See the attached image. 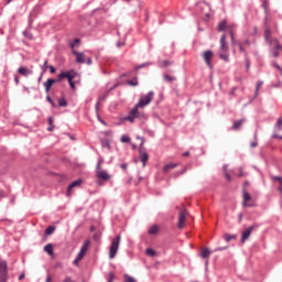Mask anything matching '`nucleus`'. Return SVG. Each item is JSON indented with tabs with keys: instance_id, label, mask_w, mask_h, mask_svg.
Here are the masks:
<instances>
[{
	"instance_id": "1",
	"label": "nucleus",
	"mask_w": 282,
	"mask_h": 282,
	"mask_svg": "<svg viewBox=\"0 0 282 282\" xmlns=\"http://www.w3.org/2000/svg\"><path fill=\"white\" fill-rule=\"evenodd\" d=\"M96 177L98 178L96 181L97 186H104L105 183L102 182H109L111 180V175H109V172L102 169L96 170Z\"/></svg>"
},
{
	"instance_id": "2",
	"label": "nucleus",
	"mask_w": 282,
	"mask_h": 282,
	"mask_svg": "<svg viewBox=\"0 0 282 282\" xmlns=\"http://www.w3.org/2000/svg\"><path fill=\"white\" fill-rule=\"evenodd\" d=\"M153 96H155V93H153V90L149 91L147 95H142L137 104V107H139V109H143V107L151 105Z\"/></svg>"
},
{
	"instance_id": "3",
	"label": "nucleus",
	"mask_w": 282,
	"mask_h": 282,
	"mask_svg": "<svg viewBox=\"0 0 282 282\" xmlns=\"http://www.w3.org/2000/svg\"><path fill=\"white\" fill-rule=\"evenodd\" d=\"M267 43H269L270 53L273 56V58H279V50H282L281 44H279V40L271 39Z\"/></svg>"
},
{
	"instance_id": "4",
	"label": "nucleus",
	"mask_w": 282,
	"mask_h": 282,
	"mask_svg": "<svg viewBox=\"0 0 282 282\" xmlns=\"http://www.w3.org/2000/svg\"><path fill=\"white\" fill-rule=\"evenodd\" d=\"M118 248H120V235H118L111 241L109 249V259H116V254H118Z\"/></svg>"
},
{
	"instance_id": "5",
	"label": "nucleus",
	"mask_w": 282,
	"mask_h": 282,
	"mask_svg": "<svg viewBox=\"0 0 282 282\" xmlns=\"http://www.w3.org/2000/svg\"><path fill=\"white\" fill-rule=\"evenodd\" d=\"M257 228H259V225L253 224L250 227H248L247 229H245L242 231L241 243H246V241H248V239H250V235H252V231L257 230Z\"/></svg>"
},
{
	"instance_id": "6",
	"label": "nucleus",
	"mask_w": 282,
	"mask_h": 282,
	"mask_svg": "<svg viewBox=\"0 0 282 282\" xmlns=\"http://www.w3.org/2000/svg\"><path fill=\"white\" fill-rule=\"evenodd\" d=\"M74 74H76L75 70H69L67 73L62 72L58 76H57V83H61V80H63V78H67V80H74L75 76Z\"/></svg>"
},
{
	"instance_id": "7",
	"label": "nucleus",
	"mask_w": 282,
	"mask_h": 282,
	"mask_svg": "<svg viewBox=\"0 0 282 282\" xmlns=\"http://www.w3.org/2000/svg\"><path fill=\"white\" fill-rule=\"evenodd\" d=\"M188 214V212L186 209L180 212L178 214V223H177V228L180 230H182V228H184V224L186 221V215Z\"/></svg>"
},
{
	"instance_id": "8",
	"label": "nucleus",
	"mask_w": 282,
	"mask_h": 282,
	"mask_svg": "<svg viewBox=\"0 0 282 282\" xmlns=\"http://www.w3.org/2000/svg\"><path fill=\"white\" fill-rule=\"evenodd\" d=\"M138 109H140V107H138V105L135 104L134 108L126 117V120H128V122H133V120L138 118L139 116Z\"/></svg>"
},
{
	"instance_id": "9",
	"label": "nucleus",
	"mask_w": 282,
	"mask_h": 282,
	"mask_svg": "<svg viewBox=\"0 0 282 282\" xmlns=\"http://www.w3.org/2000/svg\"><path fill=\"white\" fill-rule=\"evenodd\" d=\"M203 58H204V61H205L207 67H213V64H212V61H213V51H206V52L203 54Z\"/></svg>"
},
{
	"instance_id": "10",
	"label": "nucleus",
	"mask_w": 282,
	"mask_h": 282,
	"mask_svg": "<svg viewBox=\"0 0 282 282\" xmlns=\"http://www.w3.org/2000/svg\"><path fill=\"white\" fill-rule=\"evenodd\" d=\"M142 144H144V142H142L140 144V150H139V153H140V160L143 164V167L147 166V162L149 161V154L147 152H144V150H142Z\"/></svg>"
},
{
	"instance_id": "11",
	"label": "nucleus",
	"mask_w": 282,
	"mask_h": 282,
	"mask_svg": "<svg viewBox=\"0 0 282 282\" xmlns=\"http://www.w3.org/2000/svg\"><path fill=\"white\" fill-rule=\"evenodd\" d=\"M72 54L76 56V63L80 65L85 64V53H80L78 51L73 50Z\"/></svg>"
},
{
	"instance_id": "12",
	"label": "nucleus",
	"mask_w": 282,
	"mask_h": 282,
	"mask_svg": "<svg viewBox=\"0 0 282 282\" xmlns=\"http://www.w3.org/2000/svg\"><path fill=\"white\" fill-rule=\"evenodd\" d=\"M8 276V262L0 260V279Z\"/></svg>"
},
{
	"instance_id": "13",
	"label": "nucleus",
	"mask_w": 282,
	"mask_h": 282,
	"mask_svg": "<svg viewBox=\"0 0 282 282\" xmlns=\"http://www.w3.org/2000/svg\"><path fill=\"white\" fill-rule=\"evenodd\" d=\"M218 53H228V44H226V34L220 36V48Z\"/></svg>"
},
{
	"instance_id": "14",
	"label": "nucleus",
	"mask_w": 282,
	"mask_h": 282,
	"mask_svg": "<svg viewBox=\"0 0 282 282\" xmlns=\"http://www.w3.org/2000/svg\"><path fill=\"white\" fill-rule=\"evenodd\" d=\"M227 30L230 34L231 45H235V30H237V24L235 23L228 24Z\"/></svg>"
},
{
	"instance_id": "15",
	"label": "nucleus",
	"mask_w": 282,
	"mask_h": 282,
	"mask_svg": "<svg viewBox=\"0 0 282 282\" xmlns=\"http://www.w3.org/2000/svg\"><path fill=\"white\" fill-rule=\"evenodd\" d=\"M252 199V196L248 192H243V200H242V206L252 208V204H248Z\"/></svg>"
},
{
	"instance_id": "16",
	"label": "nucleus",
	"mask_w": 282,
	"mask_h": 282,
	"mask_svg": "<svg viewBox=\"0 0 282 282\" xmlns=\"http://www.w3.org/2000/svg\"><path fill=\"white\" fill-rule=\"evenodd\" d=\"M18 74H20V76L28 77V76L32 75V70L25 66H22L18 69Z\"/></svg>"
},
{
	"instance_id": "17",
	"label": "nucleus",
	"mask_w": 282,
	"mask_h": 282,
	"mask_svg": "<svg viewBox=\"0 0 282 282\" xmlns=\"http://www.w3.org/2000/svg\"><path fill=\"white\" fill-rule=\"evenodd\" d=\"M54 83H57V80H56V79H52V78H48V79L46 80V83H44V87H45L46 94H50V89H52V85H53Z\"/></svg>"
},
{
	"instance_id": "18",
	"label": "nucleus",
	"mask_w": 282,
	"mask_h": 282,
	"mask_svg": "<svg viewBox=\"0 0 282 282\" xmlns=\"http://www.w3.org/2000/svg\"><path fill=\"white\" fill-rule=\"evenodd\" d=\"M80 184H83V180H80V178L70 183L67 187L68 195H69V193H72V188H76V186H80Z\"/></svg>"
},
{
	"instance_id": "19",
	"label": "nucleus",
	"mask_w": 282,
	"mask_h": 282,
	"mask_svg": "<svg viewBox=\"0 0 282 282\" xmlns=\"http://www.w3.org/2000/svg\"><path fill=\"white\" fill-rule=\"evenodd\" d=\"M210 254H213V251H210V249L208 248L202 249V252H200L202 259H208Z\"/></svg>"
},
{
	"instance_id": "20",
	"label": "nucleus",
	"mask_w": 282,
	"mask_h": 282,
	"mask_svg": "<svg viewBox=\"0 0 282 282\" xmlns=\"http://www.w3.org/2000/svg\"><path fill=\"white\" fill-rule=\"evenodd\" d=\"M264 40L267 43L272 40V31L270 28L264 29Z\"/></svg>"
},
{
	"instance_id": "21",
	"label": "nucleus",
	"mask_w": 282,
	"mask_h": 282,
	"mask_svg": "<svg viewBox=\"0 0 282 282\" xmlns=\"http://www.w3.org/2000/svg\"><path fill=\"white\" fill-rule=\"evenodd\" d=\"M163 80H164V83H173V82L177 80V77L171 76L167 74H163Z\"/></svg>"
},
{
	"instance_id": "22",
	"label": "nucleus",
	"mask_w": 282,
	"mask_h": 282,
	"mask_svg": "<svg viewBox=\"0 0 282 282\" xmlns=\"http://www.w3.org/2000/svg\"><path fill=\"white\" fill-rule=\"evenodd\" d=\"M243 122H246V120H243V119L235 121L234 124H232L234 131H237V130L241 129V124H243Z\"/></svg>"
},
{
	"instance_id": "23",
	"label": "nucleus",
	"mask_w": 282,
	"mask_h": 282,
	"mask_svg": "<svg viewBox=\"0 0 282 282\" xmlns=\"http://www.w3.org/2000/svg\"><path fill=\"white\" fill-rule=\"evenodd\" d=\"M90 243H91V242H90L89 240H86V241L84 242V245L82 246L79 252H82V254H85V253L87 252V250L89 249V245H90Z\"/></svg>"
},
{
	"instance_id": "24",
	"label": "nucleus",
	"mask_w": 282,
	"mask_h": 282,
	"mask_svg": "<svg viewBox=\"0 0 282 282\" xmlns=\"http://www.w3.org/2000/svg\"><path fill=\"white\" fill-rule=\"evenodd\" d=\"M90 243H91V242H90L89 240H86V241L84 242V245L82 246L79 252H82V254H85V253L87 252V250L89 249V245H90Z\"/></svg>"
},
{
	"instance_id": "25",
	"label": "nucleus",
	"mask_w": 282,
	"mask_h": 282,
	"mask_svg": "<svg viewBox=\"0 0 282 282\" xmlns=\"http://www.w3.org/2000/svg\"><path fill=\"white\" fill-rule=\"evenodd\" d=\"M227 28H228V24L226 23V20H223L218 24V32H226Z\"/></svg>"
},
{
	"instance_id": "26",
	"label": "nucleus",
	"mask_w": 282,
	"mask_h": 282,
	"mask_svg": "<svg viewBox=\"0 0 282 282\" xmlns=\"http://www.w3.org/2000/svg\"><path fill=\"white\" fill-rule=\"evenodd\" d=\"M83 257H85V253H82L80 251L77 253L75 260H74V265H78V263H80V261H83Z\"/></svg>"
},
{
	"instance_id": "27",
	"label": "nucleus",
	"mask_w": 282,
	"mask_h": 282,
	"mask_svg": "<svg viewBox=\"0 0 282 282\" xmlns=\"http://www.w3.org/2000/svg\"><path fill=\"white\" fill-rule=\"evenodd\" d=\"M218 56L221 58V61H225V63H230V56L228 53H218Z\"/></svg>"
},
{
	"instance_id": "28",
	"label": "nucleus",
	"mask_w": 282,
	"mask_h": 282,
	"mask_svg": "<svg viewBox=\"0 0 282 282\" xmlns=\"http://www.w3.org/2000/svg\"><path fill=\"white\" fill-rule=\"evenodd\" d=\"M160 231V227H158V225H153L152 227H150L149 229V235H158V232Z\"/></svg>"
},
{
	"instance_id": "29",
	"label": "nucleus",
	"mask_w": 282,
	"mask_h": 282,
	"mask_svg": "<svg viewBox=\"0 0 282 282\" xmlns=\"http://www.w3.org/2000/svg\"><path fill=\"white\" fill-rule=\"evenodd\" d=\"M44 252H47V254H54V247H52V243L44 246Z\"/></svg>"
},
{
	"instance_id": "30",
	"label": "nucleus",
	"mask_w": 282,
	"mask_h": 282,
	"mask_svg": "<svg viewBox=\"0 0 282 282\" xmlns=\"http://www.w3.org/2000/svg\"><path fill=\"white\" fill-rule=\"evenodd\" d=\"M261 85H263V80H258L256 84L254 98H257V96H259V89H261Z\"/></svg>"
},
{
	"instance_id": "31",
	"label": "nucleus",
	"mask_w": 282,
	"mask_h": 282,
	"mask_svg": "<svg viewBox=\"0 0 282 282\" xmlns=\"http://www.w3.org/2000/svg\"><path fill=\"white\" fill-rule=\"evenodd\" d=\"M127 84L130 85V87H138L139 85L138 77H134L131 80H128Z\"/></svg>"
},
{
	"instance_id": "32",
	"label": "nucleus",
	"mask_w": 282,
	"mask_h": 282,
	"mask_svg": "<svg viewBox=\"0 0 282 282\" xmlns=\"http://www.w3.org/2000/svg\"><path fill=\"white\" fill-rule=\"evenodd\" d=\"M274 129L275 131H282V118L278 119Z\"/></svg>"
},
{
	"instance_id": "33",
	"label": "nucleus",
	"mask_w": 282,
	"mask_h": 282,
	"mask_svg": "<svg viewBox=\"0 0 282 282\" xmlns=\"http://www.w3.org/2000/svg\"><path fill=\"white\" fill-rule=\"evenodd\" d=\"M123 279H124V282H137L135 278H133L127 273L123 274Z\"/></svg>"
},
{
	"instance_id": "34",
	"label": "nucleus",
	"mask_w": 282,
	"mask_h": 282,
	"mask_svg": "<svg viewBox=\"0 0 282 282\" xmlns=\"http://www.w3.org/2000/svg\"><path fill=\"white\" fill-rule=\"evenodd\" d=\"M101 147H104V149H111V143L109 142V140L105 139L101 140Z\"/></svg>"
},
{
	"instance_id": "35",
	"label": "nucleus",
	"mask_w": 282,
	"mask_h": 282,
	"mask_svg": "<svg viewBox=\"0 0 282 282\" xmlns=\"http://www.w3.org/2000/svg\"><path fill=\"white\" fill-rule=\"evenodd\" d=\"M120 142L128 144V142H131V138L127 134H123V135H121Z\"/></svg>"
},
{
	"instance_id": "36",
	"label": "nucleus",
	"mask_w": 282,
	"mask_h": 282,
	"mask_svg": "<svg viewBox=\"0 0 282 282\" xmlns=\"http://www.w3.org/2000/svg\"><path fill=\"white\" fill-rule=\"evenodd\" d=\"M54 230H56L54 226H48L45 230V235H54Z\"/></svg>"
},
{
	"instance_id": "37",
	"label": "nucleus",
	"mask_w": 282,
	"mask_h": 282,
	"mask_svg": "<svg viewBox=\"0 0 282 282\" xmlns=\"http://www.w3.org/2000/svg\"><path fill=\"white\" fill-rule=\"evenodd\" d=\"M225 241H232V239H237V236L235 235H228V234H225Z\"/></svg>"
},
{
	"instance_id": "38",
	"label": "nucleus",
	"mask_w": 282,
	"mask_h": 282,
	"mask_svg": "<svg viewBox=\"0 0 282 282\" xmlns=\"http://www.w3.org/2000/svg\"><path fill=\"white\" fill-rule=\"evenodd\" d=\"M262 8L265 14H268V8H270V2H268V0H263Z\"/></svg>"
},
{
	"instance_id": "39",
	"label": "nucleus",
	"mask_w": 282,
	"mask_h": 282,
	"mask_svg": "<svg viewBox=\"0 0 282 282\" xmlns=\"http://www.w3.org/2000/svg\"><path fill=\"white\" fill-rule=\"evenodd\" d=\"M58 106L59 107H67V100L65 98H61L58 100Z\"/></svg>"
},
{
	"instance_id": "40",
	"label": "nucleus",
	"mask_w": 282,
	"mask_h": 282,
	"mask_svg": "<svg viewBox=\"0 0 282 282\" xmlns=\"http://www.w3.org/2000/svg\"><path fill=\"white\" fill-rule=\"evenodd\" d=\"M78 43H80V39H75L72 43H70V50H74L76 47V45H78Z\"/></svg>"
},
{
	"instance_id": "41",
	"label": "nucleus",
	"mask_w": 282,
	"mask_h": 282,
	"mask_svg": "<svg viewBox=\"0 0 282 282\" xmlns=\"http://www.w3.org/2000/svg\"><path fill=\"white\" fill-rule=\"evenodd\" d=\"M145 254H148V257H153L155 254V250L151 249V248H148L145 250Z\"/></svg>"
},
{
	"instance_id": "42",
	"label": "nucleus",
	"mask_w": 282,
	"mask_h": 282,
	"mask_svg": "<svg viewBox=\"0 0 282 282\" xmlns=\"http://www.w3.org/2000/svg\"><path fill=\"white\" fill-rule=\"evenodd\" d=\"M102 162H105V159H102V156H99L97 165H96V171L101 169L100 165L102 164Z\"/></svg>"
},
{
	"instance_id": "43",
	"label": "nucleus",
	"mask_w": 282,
	"mask_h": 282,
	"mask_svg": "<svg viewBox=\"0 0 282 282\" xmlns=\"http://www.w3.org/2000/svg\"><path fill=\"white\" fill-rule=\"evenodd\" d=\"M177 166V164H173V163H170L167 165L164 166V171H170V169H175Z\"/></svg>"
},
{
	"instance_id": "44",
	"label": "nucleus",
	"mask_w": 282,
	"mask_h": 282,
	"mask_svg": "<svg viewBox=\"0 0 282 282\" xmlns=\"http://www.w3.org/2000/svg\"><path fill=\"white\" fill-rule=\"evenodd\" d=\"M149 65H151V62L143 63V64L137 66L135 69H142L143 67H149Z\"/></svg>"
},
{
	"instance_id": "45",
	"label": "nucleus",
	"mask_w": 282,
	"mask_h": 282,
	"mask_svg": "<svg viewBox=\"0 0 282 282\" xmlns=\"http://www.w3.org/2000/svg\"><path fill=\"white\" fill-rule=\"evenodd\" d=\"M245 65H246L247 72H249L250 70V59L248 57H246V59H245Z\"/></svg>"
},
{
	"instance_id": "46",
	"label": "nucleus",
	"mask_w": 282,
	"mask_h": 282,
	"mask_svg": "<svg viewBox=\"0 0 282 282\" xmlns=\"http://www.w3.org/2000/svg\"><path fill=\"white\" fill-rule=\"evenodd\" d=\"M113 279H116V275L113 274V272H110L108 274V281L107 282H113Z\"/></svg>"
},
{
	"instance_id": "47",
	"label": "nucleus",
	"mask_w": 282,
	"mask_h": 282,
	"mask_svg": "<svg viewBox=\"0 0 282 282\" xmlns=\"http://www.w3.org/2000/svg\"><path fill=\"white\" fill-rule=\"evenodd\" d=\"M200 8H202V10H210V7L206 2L202 3Z\"/></svg>"
},
{
	"instance_id": "48",
	"label": "nucleus",
	"mask_w": 282,
	"mask_h": 282,
	"mask_svg": "<svg viewBox=\"0 0 282 282\" xmlns=\"http://www.w3.org/2000/svg\"><path fill=\"white\" fill-rule=\"evenodd\" d=\"M224 175H225V178L227 182H231L232 177L230 176V174L228 172H225Z\"/></svg>"
},
{
	"instance_id": "49",
	"label": "nucleus",
	"mask_w": 282,
	"mask_h": 282,
	"mask_svg": "<svg viewBox=\"0 0 282 282\" xmlns=\"http://www.w3.org/2000/svg\"><path fill=\"white\" fill-rule=\"evenodd\" d=\"M109 96V93H106L99 97V102L102 100H107V97Z\"/></svg>"
},
{
	"instance_id": "50",
	"label": "nucleus",
	"mask_w": 282,
	"mask_h": 282,
	"mask_svg": "<svg viewBox=\"0 0 282 282\" xmlns=\"http://www.w3.org/2000/svg\"><path fill=\"white\" fill-rule=\"evenodd\" d=\"M46 100L52 105V107H56V104H54V100H52L50 96L46 97Z\"/></svg>"
},
{
	"instance_id": "51",
	"label": "nucleus",
	"mask_w": 282,
	"mask_h": 282,
	"mask_svg": "<svg viewBox=\"0 0 282 282\" xmlns=\"http://www.w3.org/2000/svg\"><path fill=\"white\" fill-rule=\"evenodd\" d=\"M169 65H172V63L169 61H163L161 67H169Z\"/></svg>"
},
{
	"instance_id": "52",
	"label": "nucleus",
	"mask_w": 282,
	"mask_h": 282,
	"mask_svg": "<svg viewBox=\"0 0 282 282\" xmlns=\"http://www.w3.org/2000/svg\"><path fill=\"white\" fill-rule=\"evenodd\" d=\"M239 50H240V52L242 53V54H248L247 52H246V48L243 47V44H239Z\"/></svg>"
},
{
	"instance_id": "53",
	"label": "nucleus",
	"mask_w": 282,
	"mask_h": 282,
	"mask_svg": "<svg viewBox=\"0 0 282 282\" xmlns=\"http://www.w3.org/2000/svg\"><path fill=\"white\" fill-rule=\"evenodd\" d=\"M68 84H69L72 89L76 88V85L74 84V79H68Z\"/></svg>"
},
{
	"instance_id": "54",
	"label": "nucleus",
	"mask_w": 282,
	"mask_h": 282,
	"mask_svg": "<svg viewBox=\"0 0 282 282\" xmlns=\"http://www.w3.org/2000/svg\"><path fill=\"white\" fill-rule=\"evenodd\" d=\"M238 171H239L238 177H243V167L240 166V167L238 169Z\"/></svg>"
},
{
	"instance_id": "55",
	"label": "nucleus",
	"mask_w": 282,
	"mask_h": 282,
	"mask_svg": "<svg viewBox=\"0 0 282 282\" xmlns=\"http://www.w3.org/2000/svg\"><path fill=\"white\" fill-rule=\"evenodd\" d=\"M23 35H24L26 39H32V34H30V32H28V31H24V32H23Z\"/></svg>"
},
{
	"instance_id": "56",
	"label": "nucleus",
	"mask_w": 282,
	"mask_h": 282,
	"mask_svg": "<svg viewBox=\"0 0 282 282\" xmlns=\"http://www.w3.org/2000/svg\"><path fill=\"white\" fill-rule=\"evenodd\" d=\"M223 250H228V247H219L215 250V252H219V251H223Z\"/></svg>"
},
{
	"instance_id": "57",
	"label": "nucleus",
	"mask_w": 282,
	"mask_h": 282,
	"mask_svg": "<svg viewBox=\"0 0 282 282\" xmlns=\"http://www.w3.org/2000/svg\"><path fill=\"white\" fill-rule=\"evenodd\" d=\"M273 180H275V182H280V184H282V177L281 176H273Z\"/></svg>"
},
{
	"instance_id": "58",
	"label": "nucleus",
	"mask_w": 282,
	"mask_h": 282,
	"mask_svg": "<svg viewBox=\"0 0 282 282\" xmlns=\"http://www.w3.org/2000/svg\"><path fill=\"white\" fill-rule=\"evenodd\" d=\"M48 69L51 74H56V68H54V66H48Z\"/></svg>"
},
{
	"instance_id": "59",
	"label": "nucleus",
	"mask_w": 282,
	"mask_h": 282,
	"mask_svg": "<svg viewBox=\"0 0 282 282\" xmlns=\"http://www.w3.org/2000/svg\"><path fill=\"white\" fill-rule=\"evenodd\" d=\"M242 220H243V214H239L238 215V223L241 224Z\"/></svg>"
},
{
	"instance_id": "60",
	"label": "nucleus",
	"mask_w": 282,
	"mask_h": 282,
	"mask_svg": "<svg viewBox=\"0 0 282 282\" xmlns=\"http://www.w3.org/2000/svg\"><path fill=\"white\" fill-rule=\"evenodd\" d=\"M273 67H275V69H278V72H282V68L279 66V64H273Z\"/></svg>"
},
{
	"instance_id": "61",
	"label": "nucleus",
	"mask_w": 282,
	"mask_h": 282,
	"mask_svg": "<svg viewBox=\"0 0 282 282\" xmlns=\"http://www.w3.org/2000/svg\"><path fill=\"white\" fill-rule=\"evenodd\" d=\"M91 63H93L91 57L86 58V64L87 65H91Z\"/></svg>"
},
{
	"instance_id": "62",
	"label": "nucleus",
	"mask_w": 282,
	"mask_h": 282,
	"mask_svg": "<svg viewBox=\"0 0 282 282\" xmlns=\"http://www.w3.org/2000/svg\"><path fill=\"white\" fill-rule=\"evenodd\" d=\"M242 45H247V46H250V40H245Z\"/></svg>"
},
{
	"instance_id": "63",
	"label": "nucleus",
	"mask_w": 282,
	"mask_h": 282,
	"mask_svg": "<svg viewBox=\"0 0 282 282\" xmlns=\"http://www.w3.org/2000/svg\"><path fill=\"white\" fill-rule=\"evenodd\" d=\"M64 282H74V280H72L69 276H66Z\"/></svg>"
},
{
	"instance_id": "64",
	"label": "nucleus",
	"mask_w": 282,
	"mask_h": 282,
	"mask_svg": "<svg viewBox=\"0 0 282 282\" xmlns=\"http://www.w3.org/2000/svg\"><path fill=\"white\" fill-rule=\"evenodd\" d=\"M0 282H8V276L0 278Z\"/></svg>"
}]
</instances>
